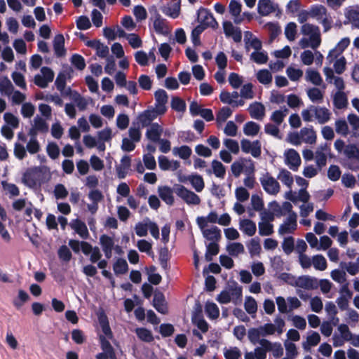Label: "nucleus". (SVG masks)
Here are the masks:
<instances>
[{
    "instance_id": "obj_1",
    "label": "nucleus",
    "mask_w": 359,
    "mask_h": 359,
    "mask_svg": "<svg viewBox=\"0 0 359 359\" xmlns=\"http://www.w3.org/2000/svg\"><path fill=\"white\" fill-rule=\"evenodd\" d=\"M335 149L339 153H343L350 161L348 168L353 170L359 169V149L355 144H345L344 140L338 139L334 144Z\"/></svg>"
},
{
    "instance_id": "obj_2",
    "label": "nucleus",
    "mask_w": 359,
    "mask_h": 359,
    "mask_svg": "<svg viewBox=\"0 0 359 359\" xmlns=\"http://www.w3.org/2000/svg\"><path fill=\"white\" fill-rule=\"evenodd\" d=\"M301 32L304 35L309 36V39L302 38L300 40L299 44L302 48L311 46L313 49H316L320 45V32L317 25L305 23L302 26Z\"/></svg>"
},
{
    "instance_id": "obj_3",
    "label": "nucleus",
    "mask_w": 359,
    "mask_h": 359,
    "mask_svg": "<svg viewBox=\"0 0 359 359\" xmlns=\"http://www.w3.org/2000/svg\"><path fill=\"white\" fill-rule=\"evenodd\" d=\"M43 173L41 168L34 167L27 169L23 174L22 181L25 185L34 188L37 185H40L43 182Z\"/></svg>"
},
{
    "instance_id": "obj_4",
    "label": "nucleus",
    "mask_w": 359,
    "mask_h": 359,
    "mask_svg": "<svg viewBox=\"0 0 359 359\" xmlns=\"http://www.w3.org/2000/svg\"><path fill=\"white\" fill-rule=\"evenodd\" d=\"M175 193L187 204L198 205L201 203L200 197L183 185L177 184L175 187Z\"/></svg>"
},
{
    "instance_id": "obj_5",
    "label": "nucleus",
    "mask_w": 359,
    "mask_h": 359,
    "mask_svg": "<svg viewBox=\"0 0 359 359\" xmlns=\"http://www.w3.org/2000/svg\"><path fill=\"white\" fill-rule=\"evenodd\" d=\"M198 20L200 22L198 25H202L205 27V29L209 27L215 29L218 26V23L212 13L205 8L201 7L198 9Z\"/></svg>"
},
{
    "instance_id": "obj_6",
    "label": "nucleus",
    "mask_w": 359,
    "mask_h": 359,
    "mask_svg": "<svg viewBox=\"0 0 359 359\" xmlns=\"http://www.w3.org/2000/svg\"><path fill=\"white\" fill-rule=\"evenodd\" d=\"M260 183L264 190L269 194L276 195L280 191L278 182L268 172L265 177L260 178Z\"/></svg>"
},
{
    "instance_id": "obj_7",
    "label": "nucleus",
    "mask_w": 359,
    "mask_h": 359,
    "mask_svg": "<svg viewBox=\"0 0 359 359\" xmlns=\"http://www.w3.org/2000/svg\"><path fill=\"white\" fill-rule=\"evenodd\" d=\"M155 97V109L159 115H163L167 111L166 104L168 100V96L166 91L163 89H158L154 93Z\"/></svg>"
},
{
    "instance_id": "obj_8",
    "label": "nucleus",
    "mask_w": 359,
    "mask_h": 359,
    "mask_svg": "<svg viewBox=\"0 0 359 359\" xmlns=\"http://www.w3.org/2000/svg\"><path fill=\"white\" fill-rule=\"evenodd\" d=\"M241 149L243 152L250 153L255 158L260 156L262 153L261 143L259 140L251 142L249 140L243 139L241 142Z\"/></svg>"
},
{
    "instance_id": "obj_9",
    "label": "nucleus",
    "mask_w": 359,
    "mask_h": 359,
    "mask_svg": "<svg viewBox=\"0 0 359 359\" xmlns=\"http://www.w3.org/2000/svg\"><path fill=\"white\" fill-rule=\"evenodd\" d=\"M297 215L295 212L290 213L284 223L280 226L278 229L279 234L292 233L297 227Z\"/></svg>"
},
{
    "instance_id": "obj_10",
    "label": "nucleus",
    "mask_w": 359,
    "mask_h": 359,
    "mask_svg": "<svg viewBox=\"0 0 359 359\" xmlns=\"http://www.w3.org/2000/svg\"><path fill=\"white\" fill-rule=\"evenodd\" d=\"M292 285L306 290H315L318 287L317 278L309 276H299Z\"/></svg>"
},
{
    "instance_id": "obj_11",
    "label": "nucleus",
    "mask_w": 359,
    "mask_h": 359,
    "mask_svg": "<svg viewBox=\"0 0 359 359\" xmlns=\"http://www.w3.org/2000/svg\"><path fill=\"white\" fill-rule=\"evenodd\" d=\"M285 155V163L293 171H297L301 164V158L298 152L294 149H289Z\"/></svg>"
},
{
    "instance_id": "obj_12",
    "label": "nucleus",
    "mask_w": 359,
    "mask_h": 359,
    "mask_svg": "<svg viewBox=\"0 0 359 359\" xmlns=\"http://www.w3.org/2000/svg\"><path fill=\"white\" fill-rule=\"evenodd\" d=\"M153 26L157 34L165 36L170 32L166 20L161 17L156 9H155V20H154Z\"/></svg>"
},
{
    "instance_id": "obj_13",
    "label": "nucleus",
    "mask_w": 359,
    "mask_h": 359,
    "mask_svg": "<svg viewBox=\"0 0 359 359\" xmlns=\"http://www.w3.org/2000/svg\"><path fill=\"white\" fill-rule=\"evenodd\" d=\"M153 306L160 313L166 314L168 312L167 302L163 292L157 291L154 293Z\"/></svg>"
},
{
    "instance_id": "obj_14",
    "label": "nucleus",
    "mask_w": 359,
    "mask_h": 359,
    "mask_svg": "<svg viewBox=\"0 0 359 359\" xmlns=\"http://www.w3.org/2000/svg\"><path fill=\"white\" fill-rule=\"evenodd\" d=\"M157 116H159V114H157L155 109H146L138 115L137 119L142 127L144 128L151 126L152 121L154 120Z\"/></svg>"
},
{
    "instance_id": "obj_15",
    "label": "nucleus",
    "mask_w": 359,
    "mask_h": 359,
    "mask_svg": "<svg viewBox=\"0 0 359 359\" xmlns=\"http://www.w3.org/2000/svg\"><path fill=\"white\" fill-rule=\"evenodd\" d=\"M278 8V5L273 4L271 0H259L257 11L262 16H267L275 12Z\"/></svg>"
},
{
    "instance_id": "obj_16",
    "label": "nucleus",
    "mask_w": 359,
    "mask_h": 359,
    "mask_svg": "<svg viewBox=\"0 0 359 359\" xmlns=\"http://www.w3.org/2000/svg\"><path fill=\"white\" fill-rule=\"evenodd\" d=\"M163 130V127L161 125L158 123H153L147 129L146 137L153 142H158L161 140Z\"/></svg>"
},
{
    "instance_id": "obj_17",
    "label": "nucleus",
    "mask_w": 359,
    "mask_h": 359,
    "mask_svg": "<svg viewBox=\"0 0 359 359\" xmlns=\"http://www.w3.org/2000/svg\"><path fill=\"white\" fill-rule=\"evenodd\" d=\"M248 111L252 118L262 120L265 115V107L262 103L255 102L250 104Z\"/></svg>"
},
{
    "instance_id": "obj_18",
    "label": "nucleus",
    "mask_w": 359,
    "mask_h": 359,
    "mask_svg": "<svg viewBox=\"0 0 359 359\" xmlns=\"http://www.w3.org/2000/svg\"><path fill=\"white\" fill-rule=\"evenodd\" d=\"M53 43L55 55L57 57H64L67 51L65 48V38L63 35L62 34L55 35Z\"/></svg>"
},
{
    "instance_id": "obj_19",
    "label": "nucleus",
    "mask_w": 359,
    "mask_h": 359,
    "mask_svg": "<svg viewBox=\"0 0 359 359\" xmlns=\"http://www.w3.org/2000/svg\"><path fill=\"white\" fill-rule=\"evenodd\" d=\"M310 109L311 110H313L316 118L319 123L324 124L330 119L331 114L327 108L311 105Z\"/></svg>"
},
{
    "instance_id": "obj_20",
    "label": "nucleus",
    "mask_w": 359,
    "mask_h": 359,
    "mask_svg": "<svg viewBox=\"0 0 359 359\" xmlns=\"http://www.w3.org/2000/svg\"><path fill=\"white\" fill-rule=\"evenodd\" d=\"M159 197L168 205H172L175 200L172 189L168 186L158 187Z\"/></svg>"
},
{
    "instance_id": "obj_21",
    "label": "nucleus",
    "mask_w": 359,
    "mask_h": 359,
    "mask_svg": "<svg viewBox=\"0 0 359 359\" xmlns=\"http://www.w3.org/2000/svg\"><path fill=\"white\" fill-rule=\"evenodd\" d=\"M212 170H206V172L208 175L214 173V175L220 179H224L226 175L225 166L219 161L213 160L211 163Z\"/></svg>"
},
{
    "instance_id": "obj_22",
    "label": "nucleus",
    "mask_w": 359,
    "mask_h": 359,
    "mask_svg": "<svg viewBox=\"0 0 359 359\" xmlns=\"http://www.w3.org/2000/svg\"><path fill=\"white\" fill-rule=\"evenodd\" d=\"M70 226L82 238L86 239L89 236L86 224L79 219H75Z\"/></svg>"
},
{
    "instance_id": "obj_23",
    "label": "nucleus",
    "mask_w": 359,
    "mask_h": 359,
    "mask_svg": "<svg viewBox=\"0 0 359 359\" xmlns=\"http://www.w3.org/2000/svg\"><path fill=\"white\" fill-rule=\"evenodd\" d=\"M302 140L307 144H313L316 142V133L312 126L309 128L304 127L301 129Z\"/></svg>"
},
{
    "instance_id": "obj_24",
    "label": "nucleus",
    "mask_w": 359,
    "mask_h": 359,
    "mask_svg": "<svg viewBox=\"0 0 359 359\" xmlns=\"http://www.w3.org/2000/svg\"><path fill=\"white\" fill-rule=\"evenodd\" d=\"M310 18H316L318 20H321L323 15H327V10L325 6L322 4H313L309 8Z\"/></svg>"
},
{
    "instance_id": "obj_25",
    "label": "nucleus",
    "mask_w": 359,
    "mask_h": 359,
    "mask_svg": "<svg viewBox=\"0 0 359 359\" xmlns=\"http://www.w3.org/2000/svg\"><path fill=\"white\" fill-rule=\"evenodd\" d=\"M240 229L248 236H254L257 230L255 222L249 219H244L240 222Z\"/></svg>"
},
{
    "instance_id": "obj_26",
    "label": "nucleus",
    "mask_w": 359,
    "mask_h": 359,
    "mask_svg": "<svg viewBox=\"0 0 359 359\" xmlns=\"http://www.w3.org/2000/svg\"><path fill=\"white\" fill-rule=\"evenodd\" d=\"M242 10V4L238 0H231L229 5V11L231 15L235 17L234 22L236 24L240 23L243 18H238Z\"/></svg>"
},
{
    "instance_id": "obj_27",
    "label": "nucleus",
    "mask_w": 359,
    "mask_h": 359,
    "mask_svg": "<svg viewBox=\"0 0 359 359\" xmlns=\"http://www.w3.org/2000/svg\"><path fill=\"white\" fill-rule=\"evenodd\" d=\"M170 257L171 255L167 246H164L160 248L158 260L161 266L165 271H168L170 269L168 262L170 259Z\"/></svg>"
},
{
    "instance_id": "obj_28",
    "label": "nucleus",
    "mask_w": 359,
    "mask_h": 359,
    "mask_svg": "<svg viewBox=\"0 0 359 359\" xmlns=\"http://www.w3.org/2000/svg\"><path fill=\"white\" fill-rule=\"evenodd\" d=\"M203 235L207 240L213 242L219 241L222 236L220 229L216 226L210 229H204L203 231Z\"/></svg>"
},
{
    "instance_id": "obj_29",
    "label": "nucleus",
    "mask_w": 359,
    "mask_h": 359,
    "mask_svg": "<svg viewBox=\"0 0 359 359\" xmlns=\"http://www.w3.org/2000/svg\"><path fill=\"white\" fill-rule=\"evenodd\" d=\"M350 39L348 37H345L341 39L334 49L332 50L329 53V56L334 55V57H337L340 54H341L349 46Z\"/></svg>"
},
{
    "instance_id": "obj_30",
    "label": "nucleus",
    "mask_w": 359,
    "mask_h": 359,
    "mask_svg": "<svg viewBox=\"0 0 359 359\" xmlns=\"http://www.w3.org/2000/svg\"><path fill=\"white\" fill-rule=\"evenodd\" d=\"M14 90V87L7 76L0 79V92L2 95L10 96Z\"/></svg>"
},
{
    "instance_id": "obj_31",
    "label": "nucleus",
    "mask_w": 359,
    "mask_h": 359,
    "mask_svg": "<svg viewBox=\"0 0 359 359\" xmlns=\"http://www.w3.org/2000/svg\"><path fill=\"white\" fill-rule=\"evenodd\" d=\"M137 337L142 341L150 343L154 339L151 330L145 327H137L135 329Z\"/></svg>"
},
{
    "instance_id": "obj_32",
    "label": "nucleus",
    "mask_w": 359,
    "mask_h": 359,
    "mask_svg": "<svg viewBox=\"0 0 359 359\" xmlns=\"http://www.w3.org/2000/svg\"><path fill=\"white\" fill-rule=\"evenodd\" d=\"M113 270L116 275L125 274L128 271V265L126 259L123 258H118L114 263Z\"/></svg>"
},
{
    "instance_id": "obj_33",
    "label": "nucleus",
    "mask_w": 359,
    "mask_h": 359,
    "mask_svg": "<svg viewBox=\"0 0 359 359\" xmlns=\"http://www.w3.org/2000/svg\"><path fill=\"white\" fill-rule=\"evenodd\" d=\"M277 178L280 180L288 188L291 189L292 185L293 184L294 182V180L290 171L285 168L280 169Z\"/></svg>"
},
{
    "instance_id": "obj_34",
    "label": "nucleus",
    "mask_w": 359,
    "mask_h": 359,
    "mask_svg": "<svg viewBox=\"0 0 359 359\" xmlns=\"http://www.w3.org/2000/svg\"><path fill=\"white\" fill-rule=\"evenodd\" d=\"M205 311L208 317L210 319H217L219 316L218 306L214 302H208L205 306Z\"/></svg>"
},
{
    "instance_id": "obj_35",
    "label": "nucleus",
    "mask_w": 359,
    "mask_h": 359,
    "mask_svg": "<svg viewBox=\"0 0 359 359\" xmlns=\"http://www.w3.org/2000/svg\"><path fill=\"white\" fill-rule=\"evenodd\" d=\"M172 152L174 155H178L180 158L186 160L191 156L192 150L189 146L182 145L180 147H174Z\"/></svg>"
},
{
    "instance_id": "obj_36",
    "label": "nucleus",
    "mask_w": 359,
    "mask_h": 359,
    "mask_svg": "<svg viewBox=\"0 0 359 359\" xmlns=\"http://www.w3.org/2000/svg\"><path fill=\"white\" fill-rule=\"evenodd\" d=\"M333 103L334 107L339 109L346 107L347 98L345 93L342 91L337 92L334 96Z\"/></svg>"
},
{
    "instance_id": "obj_37",
    "label": "nucleus",
    "mask_w": 359,
    "mask_h": 359,
    "mask_svg": "<svg viewBox=\"0 0 359 359\" xmlns=\"http://www.w3.org/2000/svg\"><path fill=\"white\" fill-rule=\"evenodd\" d=\"M260 129V126L258 123L254 121L247 122L243 128V132L246 135L255 136L257 135Z\"/></svg>"
},
{
    "instance_id": "obj_38",
    "label": "nucleus",
    "mask_w": 359,
    "mask_h": 359,
    "mask_svg": "<svg viewBox=\"0 0 359 359\" xmlns=\"http://www.w3.org/2000/svg\"><path fill=\"white\" fill-rule=\"evenodd\" d=\"M284 109L282 110H276L274 111L271 116V120L274 122L277 126H280L283 121H284L285 117L287 116L288 109L283 107Z\"/></svg>"
},
{
    "instance_id": "obj_39",
    "label": "nucleus",
    "mask_w": 359,
    "mask_h": 359,
    "mask_svg": "<svg viewBox=\"0 0 359 359\" xmlns=\"http://www.w3.org/2000/svg\"><path fill=\"white\" fill-rule=\"evenodd\" d=\"M171 108L177 112H184L186 110V103L182 98L175 96L172 97Z\"/></svg>"
},
{
    "instance_id": "obj_40",
    "label": "nucleus",
    "mask_w": 359,
    "mask_h": 359,
    "mask_svg": "<svg viewBox=\"0 0 359 359\" xmlns=\"http://www.w3.org/2000/svg\"><path fill=\"white\" fill-rule=\"evenodd\" d=\"M257 79L259 83L267 85L272 81V74L268 69H261L257 74Z\"/></svg>"
},
{
    "instance_id": "obj_41",
    "label": "nucleus",
    "mask_w": 359,
    "mask_h": 359,
    "mask_svg": "<svg viewBox=\"0 0 359 359\" xmlns=\"http://www.w3.org/2000/svg\"><path fill=\"white\" fill-rule=\"evenodd\" d=\"M232 114V110L229 107H222L216 115V121L217 123H221L225 122L226 119Z\"/></svg>"
},
{
    "instance_id": "obj_42",
    "label": "nucleus",
    "mask_w": 359,
    "mask_h": 359,
    "mask_svg": "<svg viewBox=\"0 0 359 359\" xmlns=\"http://www.w3.org/2000/svg\"><path fill=\"white\" fill-rule=\"evenodd\" d=\"M312 262L316 269L324 271L327 268V261L322 255H316L313 257Z\"/></svg>"
},
{
    "instance_id": "obj_43",
    "label": "nucleus",
    "mask_w": 359,
    "mask_h": 359,
    "mask_svg": "<svg viewBox=\"0 0 359 359\" xmlns=\"http://www.w3.org/2000/svg\"><path fill=\"white\" fill-rule=\"evenodd\" d=\"M269 31V41L272 42L280 34L281 29L278 23L268 22L266 25Z\"/></svg>"
},
{
    "instance_id": "obj_44",
    "label": "nucleus",
    "mask_w": 359,
    "mask_h": 359,
    "mask_svg": "<svg viewBox=\"0 0 359 359\" xmlns=\"http://www.w3.org/2000/svg\"><path fill=\"white\" fill-rule=\"evenodd\" d=\"M258 226L259 234L262 236H270L273 233V225L271 223L260 222Z\"/></svg>"
},
{
    "instance_id": "obj_45",
    "label": "nucleus",
    "mask_w": 359,
    "mask_h": 359,
    "mask_svg": "<svg viewBox=\"0 0 359 359\" xmlns=\"http://www.w3.org/2000/svg\"><path fill=\"white\" fill-rule=\"evenodd\" d=\"M335 130L337 133L346 137L349 133L346 121L344 119L337 120L335 122Z\"/></svg>"
},
{
    "instance_id": "obj_46",
    "label": "nucleus",
    "mask_w": 359,
    "mask_h": 359,
    "mask_svg": "<svg viewBox=\"0 0 359 359\" xmlns=\"http://www.w3.org/2000/svg\"><path fill=\"white\" fill-rule=\"evenodd\" d=\"M307 79L316 86H320L323 81L320 73L316 70L308 69L306 71Z\"/></svg>"
},
{
    "instance_id": "obj_47",
    "label": "nucleus",
    "mask_w": 359,
    "mask_h": 359,
    "mask_svg": "<svg viewBox=\"0 0 359 359\" xmlns=\"http://www.w3.org/2000/svg\"><path fill=\"white\" fill-rule=\"evenodd\" d=\"M226 250L231 256L236 257L238 255L244 252V247L241 243H233L226 247Z\"/></svg>"
},
{
    "instance_id": "obj_48",
    "label": "nucleus",
    "mask_w": 359,
    "mask_h": 359,
    "mask_svg": "<svg viewBox=\"0 0 359 359\" xmlns=\"http://www.w3.org/2000/svg\"><path fill=\"white\" fill-rule=\"evenodd\" d=\"M244 307L249 314H254L257 311V302L252 297H246Z\"/></svg>"
},
{
    "instance_id": "obj_49",
    "label": "nucleus",
    "mask_w": 359,
    "mask_h": 359,
    "mask_svg": "<svg viewBox=\"0 0 359 359\" xmlns=\"http://www.w3.org/2000/svg\"><path fill=\"white\" fill-rule=\"evenodd\" d=\"M204 30L205 27L198 25L192 30L191 38L192 43L195 46L201 45L200 35Z\"/></svg>"
},
{
    "instance_id": "obj_50",
    "label": "nucleus",
    "mask_w": 359,
    "mask_h": 359,
    "mask_svg": "<svg viewBox=\"0 0 359 359\" xmlns=\"http://www.w3.org/2000/svg\"><path fill=\"white\" fill-rule=\"evenodd\" d=\"M190 182L197 192H201L204 188L203 177L199 175H192L189 178Z\"/></svg>"
},
{
    "instance_id": "obj_51",
    "label": "nucleus",
    "mask_w": 359,
    "mask_h": 359,
    "mask_svg": "<svg viewBox=\"0 0 359 359\" xmlns=\"http://www.w3.org/2000/svg\"><path fill=\"white\" fill-rule=\"evenodd\" d=\"M320 341V336L316 332H313L312 334L307 337L306 343H304L303 346L304 349H309V346H315L319 344Z\"/></svg>"
},
{
    "instance_id": "obj_52",
    "label": "nucleus",
    "mask_w": 359,
    "mask_h": 359,
    "mask_svg": "<svg viewBox=\"0 0 359 359\" xmlns=\"http://www.w3.org/2000/svg\"><path fill=\"white\" fill-rule=\"evenodd\" d=\"M346 18L352 22L353 27L359 28V11L350 9L345 13Z\"/></svg>"
},
{
    "instance_id": "obj_53",
    "label": "nucleus",
    "mask_w": 359,
    "mask_h": 359,
    "mask_svg": "<svg viewBox=\"0 0 359 359\" xmlns=\"http://www.w3.org/2000/svg\"><path fill=\"white\" fill-rule=\"evenodd\" d=\"M248 248L249 252L252 256L259 255L262 249L259 243V239L258 238H252L248 245Z\"/></svg>"
},
{
    "instance_id": "obj_54",
    "label": "nucleus",
    "mask_w": 359,
    "mask_h": 359,
    "mask_svg": "<svg viewBox=\"0 0 359 359\" xmlns=\"http://www.w3.org/2000/svg\"><path fill=\"white\" fill-rule=\"evenodd\" d=\"M297 34V25L294 22H289L285 29V34L286 38L292 41L295 39V36Z\"/></svg>"
},
{
    "instance_id": "obj_55",
    "label": "nucleus",
    "mask_w": 359,
    "mask_h": 359,
    "mask_svg": "<svg viewBox=\"0 0 359 359\" xmlns=\"http://www.w3.org/2000/svg\"><path fill=\"white\" fill-rule=\"evenodd\" d=\"M260 336H262V333L261 332L260 328H250L248 330V337L250 340V341L253 344H256L257 343H259V337Z\"/></svg>"
},
{
    "instance_id": "obj_56",
    "label": "nucleus",
    "mask_w": 359,
    "mask_h": 359,
    "mask_svg": "<svg viewBox=\"0 0 359 359\" xmlns=\"http://www.w3.org/2000/svg\"><path fill=\"white\" fill-rule=\"evenodd\" d=\"M72 64L79 70H83L86 67L85 59L79 54H74L71 57Z\"/></svg>"
},
{
    "instance_id": "obj_57",
    "label": "nucleus",
    "mask_w": 359,
    "mask_h": 359,
    "mask_svg": "<svg viewBox=\"0 0 359 359\" xmlns=\"http://www.w3.org/2000/svg\"><path fill=\"white\" fill-rule=\"evenodd\" d=\"M100 243L102 250L113 249L114 246L113 238L106 234H102L100 236Z\"/></svg>"
},
{
    "instance_id": "obj_58",
    "label": "nucleus",
    "mask_w": 359,
    "mask_h": 359,
    "mask_svg": "<svg viewBox=\"0 0 359 359\" xmlns=\"http://www.w3.org/2000/svg\"><path fill=\"white\" fill-rule=\"evenodd\" d=\"M341 170L338 165H331L327 170L328 178L333 181H337L341 177Z\"/></svg>"
},
{
    "instance_id": "obj_59",
    "label": "nucleus",
    "mask_w": 359,
    "mask_h": 359,
    "mask_svg": "<svg viewBox=\"0 0 359 359\" xmlns=\"http://www.w3.org/2000/svg\"><path fill=\"white\" fill-rule=\"evenodd\" d=\"M251 60H252L257 64H265L268 60V55L264 52H259V50L252 52L250 55Z\"/></svg>"
},
{
    "instance_id": "obj_60",
    "label": "nucleus",
    "mask_w": 359,
    "mask_h": 359,
    "mask_svg": "<svg viewBox=\"0 0 359 359\" xmlns=\"http://www.w3.org/2000/svg\"><path fill=\"white\" fill-rule=\"evenodd\" d=\"M244 161L246 160L245 158H242L241 161H236L231 164V170L235 177H238L241 172L244 170Z\"/></svg>"
},
{
    "instance_id": "obj_61",
    "label": "nucleus",
    "mask_w": 359,
    "mask_h": 359,
    "mask_svg": "<svg viewBox=\"0 0 359 359\" xmlns=\"http://www.w3.org/2000/svg\"><path fill=\"white\" fill-rule=\"evenodd\" d=\"M34 127L36 129L42 133H46L48 131V125L42 118L36 116L34 119Z\"/></svg>"
},
{
    "instance_id": "obj_62",
    "label": "nucleus",
    "mask_w": 359,
    "mask_h": 359,
    "mask_svg": "<svg viewBox=\"0 0 359 359\" xmlns=\"http://www.w3.org/2000/svg\"><path fill=\"white\" fill-rule=\"evenodd\" d=\"M174 326L170 323H163L159 327V332L163 337H168L173 334Z\"/></svg>"
},
{
    "instance_id": "obj_63",
    "label": "nucleus",
    "mask_w": 359,
    "mask_h": 359,
    "mask_svg": "<svg viewBox=\"0 0 359 359\" xmlns=\"http://www.w3.org/2000/svg\"><path fill=\"white\" fill-rule=\"evenodd\" d=\"M76 27L80 30H86L91 27L89 18L86 15L79 16L76 21Z\"/></svg>"
},
{
    "instance_id": "obj_64",
    "label": "nucleus",
    "mask_w": 359,
    "mask_h": 359,
    "mask_svg": "<svg viewBox=\"0 0 359 359\" xmlns=\"http://www.w3.org/2000/svg\"><path fill=\"white\" fill-rule=\"evenodd\" d=\"M225 359H241V353L238 348L233 347L229 349H226L224 352Z\"/></svg>"
}]
</instances>
